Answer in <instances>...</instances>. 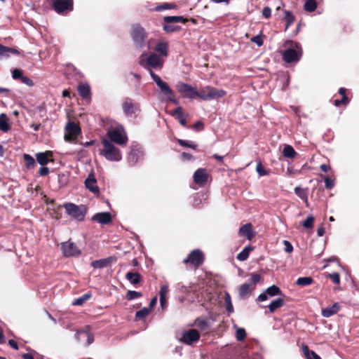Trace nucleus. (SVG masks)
Segmentation results:
<instances>
[{
  "label": "nucleus",
  "mask_w": 359,
  "mask_h": 359,
  "mask_svg": "<svg viewBox=\"0 0 359 359\" xmlns=\"http://www.w3.org/2000/svg\"><path fill=\"white\" fill-rule=\"evenodd\" d=\"M23 159L25 162L26 168L28 170L34 168V166L36 165L35 159L29 154H23Z\"/></svg>",
  "instance_id": "nucleus-40"
},
{
  "label": "nucleus",
  "mask_w": 359,
  "mask_h": 359,
  "mask_svg": "<svg viewBox=\"0 0 359 359\" xmlns=\"http://www.w3.org/2000/svg\"><path fill=\"white\" fill-rule=\"evenodd\" d=\"M103 149L100 150V154L110 161H120L122 159V154L118 148L107 139L102 140Z\"/></svg>",
  "instance_id": "nucleus-2"
},
{
  "label": "nucleus",
  "mask_w": 359,
  "mask_h": 359,
  "mask_svg": "<svg viewBox=\"0 0 359 359\" xmlns=\"http://www.w3.org/2000/svg\"><path fill=\"white\" fill-rule=\"evenodd\" d=\"M144 151L141 147L137 145L131 148L128 156V161L130 165H135L143 156Z\"/></svg>",
  "instance_id": "nucleus-15"
},
{
  "label": "nucleus",
  "mask_w": 359,
  "mask_h": 359,
  "mask_svg": "<svg viewBox=\"0 0 359 359\" xmlns=\"http://www.w3.org/2000/svg\"><path fill=\"white\" fill-rule=\"evenodd\" d=\"M226 93L222 89H217L211 86H206L198 90V97L204 101L223 97Z\"/></svg>",
  "instance_id": "nucleus-4"
},
{
  "label": "nucleus",
  "mask_w": 359,
  "mask_h": 359,
  "mask_svg": "<svg viewBox=\"0 0 359 359\" xmlns=\"http://www.w3.org/2000/svg\"><path fill=\"white\" fill-rule=\"evenodd\" d=\"M80 336H84L85 337H86V341L85 343V346H89L94 341V336L89 331L83 330H77L75 334V337H74L75 339L78 341H81V339H80Z\"/></svg>",
  "instance_id": "nucleus-22"
},
{
  "label": "nucleus",
  "mask_w": 359,
  "mask_h": 359,
  "mask_svg": "<svg viewBox=\"0 0 359 359\" xmlns=\"http://www.w3.org/2000/svg\"><path fill=\"white\" fill-rule=\"evenodd\" d=\"M61 248L63 255L66 257H78L81 254V251L77 245L69 241L62 243Z\"/></svg>",
  "instance_id": "nucleus-10"
},
{
  "label": "nucleus",
  "mask_w": 359,
  "mask_h": 359,
  "mask_svg": "<svg viewBox=\"0 0 359 359\" xmlns=\"http://www.w3.org/2000/svg\"><path fill=\"white\" fill-rule=\"evenodd\" d=\"M122 109L126 116H132L140 110V104L134 102L131 98L126 97L122 103Z\"/></svg>",
  "instance_id": "nucleus-12"
},
{
  "label": "nucleus",
  "mask_w": 359,
  "mask_h": 359,
  "mask_svg": "<svg viewBox=\"0 0 359 359\" xmlns=\"http://www.w3.org/2000/svg\"><path fill=\"white\" fill-rule=\"evenodd\" d=\"M97 180L93 173H90L85 180V186L90 192L96 194L99 193V188L96 185Z\"/></svg>",
  "instance_id": "nucleus-21"
},
{
  "label": "nucleus",
  "mask_w": 359,
  "mask_h": 359,
  "mask_svg": "<svg viewBox=\"0 0 359 359\" xmlns=\"http://www.w3.org/2000/svg\"><path fill=\"white\" fill-rule=\"evenodd\" d=\"M170 115L175 117L183 127L188 128L186 120L187 116L183 113L182 108L181 107H177L172 112L170 113Z\"/></svg>",
  "instance_id": "nucleus-23"
},
{
  "label": "nucleus",
  "mask_w": 359,
  "mask_h": 359,
  "mask_svg": "<svg viewBox=\"0 0 359 359\" xmlns=\"http://www.w3.org/2000/svg\"><path fill=\"white\" fill-rule=\"evenodd\" d=\"M329 277L331 278L334 284L339 285L340 283V276L337 272L329 274Z\"/></svg>",
  "instance_id": "nucleus-57"
},
{
  "label": "nucleus",
  "mask_w": 359,
  "mask_h": 359,
  "mask_svg": "<svg viewBox=\"0 0 359 359\" xmlns=\"http://www.w3.org/2000/svg\"><path fill=\"white\" fill-rule=\"evenodd\" d=\"M146 63L150 68L159 69L163 67L164 60L156 53H151L147 57Z\"/></svg>",
  "instance_id": "nucleus-16"
},
{
  "label": "nucleus",
  "mask_w": 359,
  "mask_h": 359,
  "mask_svg": "<svg viewBox=\"0 0 359 359\" xmlns=\"http://www.w3.org/2000/svg\"><path fill=\"white\" fill-rule=\"evenodd\" d=\"M285 46L288 48L283 53V59L287 63L296 62L300 60L302 56V48L299 42L291 40L286 41Z\"/></svg>",
  "instance_id": "nucleus-1"
},
{
  "label": "nucleus",
  "mask_w": 359,
  "mask_h": 359,
  "mask_svg": "<svg viewBox=\"0 0 359 359\" xmlns=\"http://www.w3.org/2000/svg\"><path fill=\"white\" fill-rule=\"evenodd\" d=\"M250 278L239 287L238 292L241 298H245L251 291L254 290L256 285L262 280L261 275L252 273Z\"/></svg>",
  "instance_id": "nucleus-7"
},
{
  "label": "nucleus",
  "mask_w": 359,
  "mask_h": 359,
  "mask_svg": "<svg viewBox=\"0 0 359 359\" xmlns=\"http://www.w3.org/2000/svg\"><path fill=\"white\" fill-rule=\"evenodd\" d=\"M91 219L102 225H104L109 224L112 220V217L109 212H102L95 214L92 217Z\"/></svg>",
  "instance_id": "nucleus-20"
},
{
  "label": "nucleus",
  "mask_w": 359,
  "mask_h": 359,
  "mask_svg": "<svg viewBox=\"0 0 359 359\" xmlns=\"http://www.w3.org/2000/svg\"><path fill=\"white\" fill-rule=\"evenodd\" d=\"M239 233L242 236H245L248 240H251L254 236L252 231V226L250 223H247L239 229Z\"/></svg>",
  "instance_id": "nucleus-28"
},
{
  "label": "nucleus",
  "mask_w": 359,
  "mask_h": 359,
  "mask_svg": "<svg viewBox=\"0 0 359 359\" xmlns=\"http://www.w3.org/2000/svg\"><path fill=\"white\" fill-rule=\"evenodd\" d=\"M224 303L226 306V310L228 313H231L233 312V306L231 303V297L229 293H226Z\"/></svg>",
  "instance_id": "nucleus-47"
},
{
  "label": "nucleus",
  "mask_w": 359,
  "mask_h": 359,
  "mask_svg": "<svg viewBox=\"0 0 359 359\" xmlns=\"http://www.w3.org/2000/svg\"><path fill=\"white\" fill-rule=\"evenodd\" d=\"M126 278L133 285L138 284L140 282L141 276L137 272L129 271L126 274Z\"/></svg>",
  "instance_id": "nucleus-32"
},
{
  "label": "nucleus",
  "mask_w": 359,
  "mask_h": 359,
  "mask_svg": "<svg viewBox=\"0 0 359 359\" xmlns=\"http://www.w3.org/2000/svg\"><path fill=\"white\" fill-rule=\"evenodd\" d=\"M236 337L238 341H243L246 337V332L244 328H238L236 330Z\"/></svg>",
  "instance_id": "nucleus-51"
},
{
  "label": "nucleus",
  "mask_w": 359,
  "mask_h": 359,
  "mask_svg": "<svg viewBox=\"0 0 359 359\" xmlns=\"http://www.w3.org/2000/svg\"><path fill=\"white\" fill-rule=\"evenodd\" d=\"M253 250V248L251 247L250 245H248L246 247H245L241 252H240L238 255H237V259H238L239 261H245L246 260L248 257H249V254L250 252Z\"/></svg>",
  "instance_id": "nucleus-35"
},
{
  "label": "nucleus",
  "mask_w": 359,
  "mask_h": 359,
  "mask_svg": "<svg viewBox=\"0 0 359 359\" xmlns=\"http://www.w3.org/2000/svg\"><path fill=\"white\" fill-rule=\"evenodd\" d=\"M209 175L205 168L197 169L193 175L194 181L196 184L203 186L206 184Z\"/></svg>",
  "instance_id": "nucleus-18"
},
{
  "label": "nucleus",
  "mask_w": 359,
  "mask_h": 359,
  "mask_svg": "<svg viewBox=\"0 0 359 359\" xmlns=\"http://www.w3.org/2000/svg\"><path fill=\"white\" fill-rule=\"evenodd\" d=\"M340 309L339 303H334L331 306L322 309V316L325 318H329L336 314Z\"/></svg>",
  "instance_id": "nucleus-26"
},
{
  "label": "nucleus",
  "mask_w": 359,
  "mask_h": 359,
  "mask_svg": "<svg viewBox=\"0 0 359 359\" xmlns=\"http://www.w3.org/2000/svg\"><path fill=\"white\" fill-rule=\"evenodd\" d=\"M90 297H91V294L90 293H85L81 297L76 299L73 302L72 304L74 305V306H81V305L83 304V303L85 302L88 300Z\"/></svg>",
  "instance_id": "nucleus-46"
},
{
  "label": "nucleus",
  "mask_w": 359,
  "mask_h": 359,
  "mask_svg": "<svg viewBox=\"0 0 359 359\" xmlns=\"http://www.w3.org/2000/svg\"><path fill=\"white\" fill-rule=\"evenodd\" d=\"M204 256L200 250H194L184 259V264H191L194 266H199L203 263Z\"/></svg>",
  "instance_id": "nucleus-11"
},
{
  "label": "nucleus",
  "mask_w": 359,
  "mask_h": 359,
  "mask_svg": "<svg viewBox=\"0 0 359 359\" xmlns=\"http://www.w3.org/2000/svg\"><path fill=\"white\" fill-rule=\"evenodd\" d=\"M177 89L184 98L193 100L198 97V90L187 83L178 82Z\"/></svg>",
  "instance_id": "nucleus-8"
},
{
  "label": "nucleus",
  "mask_w": 359,
  "mask_h": 359,
  "mask_svg": "<svg viewBox=\"0 0 359 359\" xmlns=\"http://www.w3.org/2000/svg\"><path fill=\"white\" fill-rule=\"evenodd\" d=\"M66 213L78 222L83 221L87 212L85 205H78L73 203H65L62 205Z\"/></svg>",
  "instance_id": "nucleus-6"
},
{
  "label": "nucleus",
  "mask_w": 359,
  "mask_h": 359,
  "mask_svg": "<svg viewBox=\"0 0 359 359\" xmlns=\"http://www.w3.org/2000/svg\"><path fill=\"white\" fill-rule=\"evenodd\" d=\"M168 292H169L168 285H164L161 287V290L159 292V296L165 297V296L168 293Z\"/></svg>",
  "instance_id": "nucleus-61"
},
{
  "label": "nucleus",
  "mask_w": 359,
  "mask_h": 359,
  "mask_svg": "<svg viewBox=\"0 0 359 359\" xmlns=\"http://www.w3.org/2000/svg\"><path fill=\"white\" fill-rule=\"evenodd\" d=\"M194 325L201 331H205L209 327L208 322L205 319L196 318Z\"/></svg>",
  "instance_id": "nucleus-45"
},
{
  "label": "nucleus",
  "mask_w": 359,
  "mask_h": 359,
  "mask_svg": "<svg viewBox=\"0 0 359 359\" xmlns=\"http://www.w3.org/2000/svg\"><path fill=\"white\" fill-rule=\"evenodd\" d=\"M49 173V168L46 167V165L41 166L39 170V175L40 176H46Z\"/></svg>",
  "instance_id": "nucleus-62"
},
{
  "label": "nucleus",
  "mask_w": 359,
  "mask_h": 359,
  "mask_svg": "<svg viewBox=\"0 0 359 359\" xmlns=\"http://www.w3.org/2000/svg\"><path fill=\"white\" fill-rule=\"evenodd\" d=\"M285 304V301L283 298H278L273 300L268 306L269 311L271 313L275 312L277 309L282 307Z\"/></svg>",
  "instance_id": "nucleus-30"
},
{
  "label": "nucleus",
  "mask_w": 359,
  "mask_h": 359,
  "mask_svg": "<svg viewBox=\"0 0 359 359\" xmlns=\"http://www.w3.org/2000/svg\"><path fill=\"white\" fill-rule=\"evenodd\" d=\"M262 15L265 18H270L271 15V8L269 7V6L264 7L263 9H262Z\"/></svg>",
  "instance_id": "nucleus-60"
},
{
  "label": "nucleus",
  "mask_w": 359,
  "mask_h": 359,
  "mask_svg": "<svg viewBox=\"0 0 359 359\" xmlns=\"http://www.w3.org/2000/svg\"><path fill=\"white\" fill-rule=\"evenodd\" d=\"M283 154L286 158H294L297 155V152L294 148L290 145H285L283 150Z\"/></svg>",
  "instance_id": "nucleus-42"
},
{
  "label": "nucleus",
  "mask_w": 359,
  "mask_h": 359,
  "mask_svg": "<svg viewBox=\"0 0 359 359\" xmlns=\"http://www.w3.org/2000/svg\"><path fill=\"white\" fill-rule=\"evenodd\" d=\"M317 8V3L315 0H306L304 5V9L306 12H313Z\"/></svg>",
  "instance_id": "nucleus-44"
},
{
  "label": "nucleus",
  "mask_w": 359,
  "mask_h": 359,
  "mask_svg": "<svg viewBox=\"0 0 359 359\" xmlns=\"http://www.w3.org/2000/svg\"><path fill=\"white\" fill-rule=\"evenodd\" d=\"M113 261H115L114 257H107V258H104V259H101L93 261L91 262V266L94 269H102V268L107 267L109 265H110V264Z\"/></svg>",
  "instance_id": "nucleus-24"
},
{
  "label": "nucleus",
  "mask_w": 359,
  "mask_h": 359,
  "mask_svg": "<svg viewBox=\"0 0 359 359\" xmlns=\"http://www.w3.org/2000/svg\"><path fill=\"white\" fill-rule=\"evenodd\" d=\"M284 20L286 21V26L285 29V31H286L294 22L295 17L291 11H285Z\"/></svg>",
  "instance_id": "nucleus-39"
},
{
  "label": "nucleus",
  "mask_w": 359,
  "mask_h": 359,
  "mask_svg": "<svg viewBox=\"0 0 359 359\" xmlns=\"http://www.w3.org/2000/svg\"><path fill=\"white\" fill-rule=\"evenodd\" d=\"M23 76V74L20 69H14L12 71V78L15 80H21Z\"/></svg>",
  "instance_id": "nucleus-53"
},
{
  "label": "nucleus",
  "mask_w": 359,
  "mask_h": 359,
  "mask_svg": "<svg viewBox=\"0 0 359 359\" xmlns=\"http://www.w3.org/2000/svg\"><path fill=\"white\" fill-rule=\"evenodd\" d=\"M134 46L139 49L143 48L147 43V34L139 25H133L130 32Z\"/></svg>",
  "instance_id": "nucleus-5"
},
{
  "label": "nucleus",
  "mask_w": 359,
  "mask_h": 359,
  "mask_svg": "<svg viewBox=\"0 0 359 359\" xmlns=\"http://www.w3.org/2000/svg\"><path fill=\"white\" fill-rule=\"evenodd\" d=\"M349 102V99L347 96H344L341 97V100H334V105L336 107L339 106L341 104L346 105Z\"/></svg>",
  "instance_id": "nucleus-56"
},
{
  "label": "nucleus",
  "mask_w": 359,
  "mask_h": 359,
  "mask_svg": "<svg viewBox=\"0 0 359 359\" xmlns=\"http://www.w3.org/2000/svg\"><path fill=\"white\" fill-rule=\"evenodd\" d=\"M177 7V5L175 4L165 2L157 5L155 7L154 11L157 12H161L165 10L176 9Z\"/></svg>",
  "instance_id": "nucleus-38"
},
{
  "label": "nucleus",
  "mask_w": 359,
  "mask_h": 359,
  "mask_svg": "<svg viewBox=\"0 0 359 359\" xmlns=\"http://www.w3.org/2000/svg\"><path fill=\"white\" fill-rule=\"evenodd\" d=\"M155 50L162 56L166 57L168 52V44L166 42H159L156 44Z\"/></svg>",
  "instance_id": "nucleus-34"
},
{
  "label": "nucleus",
  "mask_w": 359,
  "mask_h": 359,
  "mask_svg": "<svg viewBox=\"0 0 359 359\" xmlns=\"http://www.w3.org/2000/svg\"><path fill=\"white\" fill-rule=\"evenodd\" d=\"M163 29L168 34L178 32L181 29V27L179 25H172L170 23L164 22L163 24Z\"/></svg>",
  "instance_id": "nucleus-41"
},
{
  "label": "nucleus",
  "mask_w": 359,
  "mask_h": 359,
  "mask_svg": "<svg viewBox=\"0 0 359 359\" xmlns=\"http://www.w3.org/2000/svg\"><path fill=\"white\" fill-rule=\"evenodd\" d=\"M50 156H52L51 151L39 152L36 154V160L39 164L43 166L49 163Z\"/></svg>",
  "instance_id": "nucleus-25"
},
{
  "label": "nucleus",
  "mask_w": 359,
  "mask_h": 359,
  "mask_svg": "<svg viewBox=\"0 0 359 359\" xmlns=\"http://www.w3.org/2000/svg\"><path fill=\"white\" fill-rule=\"evenodd\" d=\"M188 21L187 18L183 16H165L163 18V22L166 23H186Z\"/></svg>",
  "instance_id": "nucleus-33"
},
{
  "label": "nucleus",
  "mask_w": 359,
  "mask_h": 359,
  "mask_svg": "<svg viewBox=\"0 0 359 359\" xmlns=\"http://www.w3.org/2000/svg\"><path fill=\"white\" fill-rule=\"evenodd\" d=\"M150 312V309L144 307L143 309L137 311L135 313V317L138 319H142L147 316Z\"/></svg>",
  "instance_id": "nucleus-49"
},
{
  "label": "nucleus",
  "mask_w": 359,
  "mask_h": 359,
  "mask_svg": "<svg viewBox=\"0 0 359 359\" xmlns=\"http://www.w3.org/2000/svg\"><path fill=\"white\" fill-rule=\"evenodd\" d=\"M107 137H109V140L111 142H114L119 145H126L128 142V137L126 133L123 130H120L119 129H112L108 130Z\"/></svg>",
  "instance_id": "nucleus-9"
},
{
  "label": "nucleus",
  "mask_w": 359,
  "mask_h": 359,
  "mask_svg": "<svg viewBox=\"0 0 359 359\" xmlns=\"http://www.w3.org/2000/svg\"><path fill=\"white\" fill-rule=\"evenodd\" d=\"M142 296V292H137L135 290H128L127 292V299L129 301L141 297Z\"/></svg>",
  "instance_id": "nucleus-50"
},
{
  "label": "nucleus",
  "mask_w": 359,
  "mask_h": 359,
  "mask_svg": "<svg viewBox=\"0 0 359 359\" xmlns=\"http://www.w3.org/2000/svg\"><path fill=\"white\" fill-rule=\"evenodd\" d=\"M256 170L260 176H264L269 174V172L262 167L261 163L257 165Z\"/></svg>",
  "instance_id": "nucleus-55"
},
{
  "label": "nucleus",
  "mask_w": 359,
  "mask_h": 359,
  "mask_svg": "<svg viewBox=\"0 0 359 359\" xmlns=\"http://www.w3.org/2000/svg\"><path fill=\"white\" fill-rule=\"evenodd\" d=\"M149 71L151 77L160 88L161 93L165 97V99L175 104H178L179 101L175 97V93L169 85L163 81L160 76L155 74L151 69H149Z\"/></svg>",
  "instance_id": "nucleus-3"
},
{
  "label": "nucleus",
  "mask_w": 359,
  "mask_h": 359,
  "mask_svg": "<svg viewBox=\"0 0 359 359\" xmlns=\"http://www.w3.org/2000/svg\"><path fill=\"white\" fill-rule=\"evenodd\" d=\"M325 187L327 189H332L334 187V181L328 177H325Z\"/></svg>",
  "instance_id": "nucleus-54"
},
{
  "label": "nucleus",
  "mask_w": 359,
  "mask_h": 359,
  "mask_svg": "<svg viewBox=\"0 0 359 359\" xmlns=\"http://www.w3.org/2000/svg\"><path fill=\"white\" fill-rule=\"evenodd\" d=\"M199 338L200 334L198 331L195 329H191L182 333L181 341L187 345H191L197 341Z\"/></svg>",
  "instance_id": "nucleus-14"
},
{
  "label": "nucleus",
  "mask_w": 359,
  "mask_h": 359,
  "mask_svg": "<svg viewBox=\"0 0 359 359\" xmlns=\"http://www.w3.org/2000/svg\"><path fill=\"white\" fill-rule=\"evenodd\" d=\"M78 92L83 99L87 100L90 98V87L88 83L79 85L78 86Z\"/></svg>",
  "instance_id": "nucleus-29"
},
{
  "label": "nucleus",
  "mask_w": 359,
  "mask_h": 359,
  "mask_svg": "<svg viewBox=\"0 0 359 359\" xmlns=\"http://www.w3.org/2000/svg\"><path fill=\"white\" fill-rule=\"evenodd\" d=\"M65 129L68 133V135H65V140L67 141L72 140V136L76 137L81 131L80 127L73 121H69L65 126Z\"/></svg>",
  "instance_id": "nucleus-19"
},
{
  "label": "nucleus",
  "mask_w": 359,
  "mask_h": 359,
  "mask_svg": "<svg viewBox=\"0 0 359 359\" xmlns=\"http://www.w3.org/2000/svg\"><path fill=\"white\" fill-rule=\"evenodd\" d=\"M11 54L19 55L20 52L15 48L7 47L0 43V59L8 57Z\"/></svg>",
  "instance_id": "nucleus-27"
},
{
  "label": "nucleus",
  "mask_w": 359,
  "mask_h": 359,
  "mask_svg": "<svg viewBox=\"0 0 359 359\" xmlns=\"http://www.w3.org/2000/svg\"><path fill=\"white\" fill-rule=\"evenodd\" d=\"M302 351L306 359H322L315 351L310 350L307 345H302Z\"/></svg>",
  "instance_id": "nucleus-31"
},
{
  "label": "nucleus",
  "mask_w": 359,
  "mask_h": 359,
  "mask_svg": "<svg viewBox=\"0 0 359 359\" xmlns=\"http://www.w3.org/2000/svg\"><path fill=\"white\" fill-rule=\"evenodd\" d=\"M313 283V279L310 276L300 277L297 278L295 282L297 285L306 287L311 285Z\"/></svg>",
  "instance_id": "nucleus-36"
},
{
  "label": "nucleus",
  "mask_w": 359,
  "mask_h": 359,
  "mask_svg": "<svg viewBox=\"0 0 359 359\" xmlns=\"http://www.w3.org/2000/svg\"><path fill=\"white\" fill-rule=\"evenodd\" d=\"M54 10L57 13H62L65 11H71L73 9L72 0H53Z\"/></svg>",
  "instance_id": "nucleus-13"
},
{
  "label": "nucleus",
  "mask_w": 359,
  "mask_h": 359,
  "mask_svg": "<svg viewBox=\"0 0 359 359\" xmlns=\"http://www.w3.org/2000/svg\"><path fill=\"white\" fill-rule=\"evenodd\" d=\"M282 292L279 287L277 285H273L268 288L266 289L265 292L260 294L257 297V301L264 302L268 299V296L269 297H275L277 295H280Z\"/></svg>",
  "instance_id": "nucleus-17"
},
{
  "label": "nucleus",
  "mask_w": 359,
  "mask_h": 359,
  "mask_svg": "<svg viewBox=\"0 0 359 359\" xmlns=\"http://www.w3.org/2000/svg\"><path fill=\"white\" fill-rule=\"evenodd\" d=\"M314 217L313 216H308L303 222V226L306 229H311L313 226Z\"/></svg>",
  "instance_id": "nucleus-52"
},
{
  "label": "nucleus",
  "mask_w": 359,
  "mask_h": 359,
  "mask_svg": "<svg viewBox=\"0 0 359 359\" xmlns=\"http://www.w3.org/2000/svg\"><path fill=\"white\" fill-rule=\"evenodd\" d=\"M251 41L256 43L258 46L263 45V40L260 35H256L251 39Z\"/></svg>",
  "instance_id": "nucleus-58"
},
{
  "label": "nucleus",
  "mask_w": 359,
  "mask_h": 359,
  "mask_svg": "<svg viewBox=\"0 0 359 359\" xmlns=\"http://www.w3.org/2000/svg\"><path fill=\"white\" fill-rule=\"evenodd\" d=\"M193 128L196 131H201L203 129V123L201 121H198L194 124Z\"/></svg>",
  "instance_id": "nucleus-64"
},
{
  "label": "nucleus",
  "mask_w": 359,
  "mask_h": 359,
  "mask_svg": "<svg viewBox=\"0 0 359 359\" xmlns=\"http://www.w3.org/2000/svg\"><path fill=\"white\" fill-rule=\"evenodd\" d=\"M177 142L182 147H189L194 150L196 149V148H197V144H196L195 143H194L193 142L189 141V140H184L179 139V140H177Z\"/></svg>",
  "instance_id": "nucleus-48"
},
{
  "label": "nucleus",
  "mask_w": 359,
  "mask_h": 359,
  "mask_svg": "<svg viewBox=\"0 0 359 359\" xmlns=\"http://www.w3.org/2000/svg\"><path fill=\"white\" fill-rule=\"evenodd\" d=\"M20 81L22 83H23L24 84H25L29 87L33 86L34 85V81L30 78H29L26 76H24V75Z\"/></svg>",
  "instance_id": "nucleus-59"
},
{
  "label": "nucleus",
  "mask_w": 359,
  "mask_h": 359,
  "mask_svg": "<svg viewBox=\"0 0 359 359\" xmlns=\"http://www.w3.org/2000/svg\"><path fill=\"white\" fill-rule=\"evenodd\" d=\"M285 250L287 253H291L293 251V246L288 241H284Z\"/></svg>",
  "instance_id": "nucleus-63"
},
{
  "label": "nucleus",
  "mask_w": 359,
  "mask_h": 359,
  "mask_svg": "<svg viewBox=\"0 0 359 359\" xmlns=\"http://www.w3.org/2000/svg\"><path fill=\"white\" fill-rule=\"evenodd\" d=\"M10 129V125L7 121L5 114L0 115V130L3 132H7Z\"/></svg>",
  "instance_id": "nucleus-43"
},
{
  "label": "nucleus",
  "mask_w": 359,
  "mask_h": 359,
  "mask_svg": "<svg viewBox=\"0 0 359 359\" xmlns=\"http://www.w3.org/2000/svg\"><path fill=\"white\" fill-rule=\"evenodd\" d=\"M295 194L303 200L305 203H308V193L307 189H302L300 187H296L294 188Z\"/></svg>",
  "instance_id": "nucleus-37"
}]
</instances>
